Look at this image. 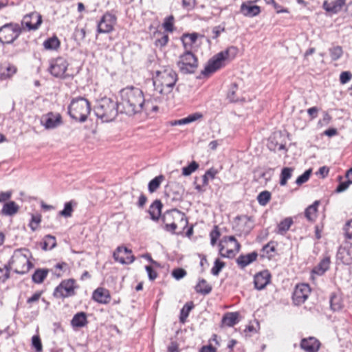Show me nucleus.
<instances>
[{"label": "nucleus", "instance_id": "obj_23", "mask_svg": "<svg viewBox=\"0 0 352 352\" xmlns=\"http://www.w3.org/2000/svg\"><path fill=\"white\" fill-rule=\"evenodd\" d=\"M87 323V314L83 311L76 314L71 320V324L74 328L84 327Z\"/></svg>", "mask_w": 352, "mask_h": 352}, {"label": "nucleus", "instance_id": "obj_33", "mask_svg": "<svg viewBox=\"0 0 352 352\" xmlns=\"http://www.w3.org/2000/svg\"><path fill=\"white\" fill-rule=\"evenodd\" d=\"M16 71L14 65H2L0 68V76L1 79H6L12 76Z\"/></svg>", "mask_w": 352, "mask_h": 352}, {"label": "nucleus", "instance_id": "obj_42", "mask_svg": "<svg viewBox=\"0 0 352 352\" xmlns=\"http://www.w3.org/2000/svg\"><path fill=\"white\" fill-rule=\"evenodd\" d=\"M271 199V193L267 190L262 191L257 196V201L261 206H265Z\"/></svg>", "mask_w": 352, "mask_h": 352}, {"label": "nucleus", "instance_id": "obj_11", "mask_svg": "<svg viewBox=\"0 0 352 352\" xmlns=\"http://www.w3.org/2000/svg\"><path fill=\"white\" fill-rule=\"evenodd\" d=\"M41 123L46 129H53L61 125L62 117L60 113L49 112L42 116Z\"/></svg>", "mask_w": 352, "mask_h": 352}, {"label": "nucleus", "instance_id": "obj_43", "mask_svg": "<svg viewBox=\"0 0 352 352\" xmlns=\"http://www.w3.org/2000/svg\"><path fill=\"white\" fill-rule=\"evenodd\" d=\"M199 168V164L192 161L188 166L182 168V175L189 176Z\"/></svg>", "mask_w": 352, "mask_h": 352}, {"label": "nucleus", "instance_id": "obj_50", "mask_svg": "<svg viewBox=\"0 0 352 352\" xmlns=\"http://www.w3.org/2000/svg\"><path fill=\"white\" fill-rule=\"evenodd\" d=\"M311 173V170H307L303 174L300 175L296 180L297 185L300 186L308 181Z\"/></svg>", "mask_w": 352, "mask_h": 352}, {"label": "nucleus", "instance_id": "obj_30", "mask_svg": "<svg viewBox=\"0 0 352 352\" xmlns=\"http://www.w3.org/2000/svg\"><path fill=\"white\" fill-rule=\"evenodd\" d=\"M195 289L198 294L207 295L211 292L212 286L205 279L201 278L195 285Z\"/></svg>", "mask_w": 352, "mask_h": 352}, {"label": "nucleus", "instance_id": "obj_6", "mask_svg": "<svg viewBox=\"0 0 352 352\" xmlns=\"http://www.w3.org/2000/svg\"><path fill=\"white\" fill-rule=\"evenodd\" d=\"M219 248L221 257L232 258L240 251L241 245L234 236H226L220 240Z\"/></svg>", "mask_w": 352, "mask_h": 352}, {"label": "nucleus", "instance_id": "obj_3", "mask_svg": "<svg viewBox=\"0 0 352 352\" xmlns=\"http://www.w3.org/2000/svg\"><path fill=\"white\" fill-rule=\"evenodd\" d=\"M118 112H120L119 102L106 97L100 100L94 108L96 116L103 122L113 121L117 117Z\"/></svg>", "mask_w": 352, "mask_h": 352}, {"label": "nucleus", "instance_id": "obj_52", "mask_svg": "<svg viewBox=\"0 0 352 352\" xmlns=\"http://www.w3.org/2000/svg\"><path fill=\"white\" fill-rule=\"evenodd\" d=\"M352 78V74L350 72H343L340 76V82L341 84L347 83Z\"/></svg>", "mask_w": 352, "mask_h": 352}, {"label": "nucleus", "instance_id": "obj_61", "mask_svg": "<svg viewBox=\"0 0 352 352\" xmlns=\"http://www.w3.org/2000/svg\"><path fill=\"white\" fill-rule=\"evenodd\" d=\"M272 4L273 5L274 8L275 9L276 13H278V14L289 12L287 8H283L281 6L278 5L275 1H274V3H272Z\"/></svg>", "mask_w": 352, "mask_h": 352}, {"label": "nucleus", "instance_id": "obj_2", "mask_svg": "<svg viewBox=\"0 0 352 352\" xmlns=\"http://www.w3.org/2000/svg\"><path fill=\"white\" fill-rule=\"evenodd\" d=\"M177 80V74L173 69L169 66L163 67L156 71L153 77L155 90L162 96H168L172 93Z\"/></svg>", "mask_w": 352, "mask_h": 352}, {"label": "nucleus", "instance_id": "obj_31", "mask_svg": "<svg viewBox=\"0 0 352 352\" xmlns=\"http://www.w3.org/2000/svg\"><path fill=\"white\" fill-rule=\"evenodd\" d=\"M239 314L238 312H230L224 315L222 322L228 327H233L239 322Z\"/></svg>", "mask_w": 352, "mask_h": 352}, {"label": "nucleus", "instance_id": "obj_28", "mask_svg": "<svg viewBox=\"0 0 352 352\" xmlns=\"http://www.w3.org/2000/svg\"><path fill=\"white\" fill-rule=\"evenodd\" d=\"M330 306L334 311H340L343 307V300L339 293H333L330 297Z\"/></svg>", "mask_w": 352, "mask_h": 352}, {"label": "nucleus", "instance_id": "obj_41", "mask_svg": "<svg viewBox=\"0 0 352 352\" xmlns=\"http://www.w3.org/2000/svg\"><path fill=\"white\" fill-rule=\"evenodd\" d=\"M329 51L331 60L333 61L340 59L343 54V50L342 47L338 45L333 46L329 48Z\"/></svg>", "mask_w": 352, "mask_h": 352}, {"label": "nucleus", "instance_id": "obj_20", "mask_svg": "<svg viewBox=\"0 0 352 352\" xmlns=\"http://www.w3.org/2000/svg\"><path fill=\"white\" fill-rule=\"evenodd\" d=\"M258 254L256 252H252L248 254H241L236 260L239 267L241 269L245 268L256 260Z\"/></svg>", "mask_w": 352, "mask_h": 352}, {"label": "nucleus", "instance_id": "obj_22", "mask_svg": "<svg viewBox=\"0 0 352 352\" xmlns=\"http://www.w3.org/2000/svg\"><path fill=\"white\" fill-rule=\"evenodd\" d=\"M25 17H28L26 16ZM30 18V21H26L25 22V26L29 30H36L38 28L42 23V16L37 12H32L28 15Z\"/></svg>", "mask_w": 352, "mask_h": 352}, {"label": "nucleus", "instance_id": "obj_60", "mask_svg": "<svg viewBox=\"0 0 352 352\" xmlns=\"http://www.w3.org/2000/svg\"><path fill=\"white\" fill-rule=\"evenodd\" d=\"M351 184L346 180L345 182H340L336 189V192H342L346 190Z\"/></svg>", "mask_w": 352, "mask_h": 352}, {"label": "nucleus", "instance_id": "obj_15", "mask_svg": "<svg viewBox=\"0 0 352 352\" xmlns=\"http://www.w3.org/2000/svg\"><path fill=\"white\" fill-rule=\"evenodd\" d=\"M300 348L306 352H318L320 342L314 337L303 338L300 342Z\"/></svg>", "mask_w": 352, "mask_h": 352}, {"label": "nucleus", "instance_id": "obj_59", "mask_svg": "<svg viewBox=\"0 0 352 352\" xmlns=\"http://www.w3.org/2000/svg\"><path fill=\"white\" fill-rule=\"evenodd\" d=\"M344 231L346 237L352 240V219L346 224Z\"/></svg>", "mask_w": 352, "mask_h": 352}, {"label": "nucleus", "instance_id": "obj_44", "mask_svg": "<svg viewBox=\"0 0 352 352\" xmlns=\"http://www.w3.org/2000/svg\"><path fill=\"white\" fill-rule=\"evenodd\" d=\"M174 16L173 15H170L168 17H166L164 21L162 24L163 28L166 32H173L174 30Z\"/></svg>", "mask_w": 352, "mask_h": 352}, {"label": "nucleus", "instance_id": "obj_49", "mask_svg": "<svg viewBox=\"0 0 352 352\" xmlns=\"http://www.w3.org/2000/svg\"><path fill=\"white\" fill-rule=\"evenodd\" d=\"M32 345L36 352L43 351V346L39 336L35 335L32 338Z\"/></svg>", "mask_w": 352, "mask_h": 352}, {"label": "nucleus", "instance_id": "obj_5", "mask_svg": "<svg viewBox=\"0 0 352 352\" xmlns=\"http://www.w3.org/2000/svg\"><path fill=\"white\" fill-rule=\"evenodd\" d=\"M91 112V104L84 97H77L72 99L68 106V113L70 117L80 122L87 120Z\"/></svg>", "mask_w": 352, "mask_h": 352}, {"label": "nucleus", "instance_id": "obj_38", "mask_svg": "<svg viewBox=\"0 0 352 352\" xmlns=\"http://www.w3.org/2000/svg\"><path fill=\"white\" fill-rule=\"evenodd\" d=\"M164 177L162 175L155 177L148 183V188L150 192H155L160 186Z\"/></svg>", "mask_w": 352, "mask_h": 352}, {"label": "nucleus", "instance_id": "obj_18", "mask_svg": "<svg viewBox=\"0 0 352 352\" xmlns=\"http://www.w3.org/2000/svg\"><path fill=\"white\" fill-rule=\"evenodd\" d=\"M345 2L346 0H326L323 3V8L331 14H337L342 10Z\"/></svg>", "mask_w": 352, "mask_h": 352}, {"label": "nucleus", "instance_id": "obj_40", "mask_svg": "<svg viewBox=\"0 0 352 352\" xmlns=\"http://www.w3.org/2000/svg\"><path fill=\"white\" fill-rule=\"evenodd\" d=\"M170 211H167L166 213H164L162 217V221L165 223V229L166 231H169V232H174L175 231V230L177 229V226L176 223H167L168 221V218L170 216Z\"/></svg>", "mask_w": 352, "mask_h": 352}, {"label": "nucleus", "instance_id": "obj_19", "mask_svg": "<svg viewBox=\"0 0 352 352\" xmlns=\"http://www.w3.org/2000/svg\"><path fill=\"white\" fill-rule=\"evenodd\" d=\"M92 298L100 304H107L110 302L111 296L109 290L99 287L94 292Z\"/></svg>", "mask_w": 352, "mask_h": 352}, {"label": "nucleus", "instance_id": "obj_54", "mask_svg": "<svg viewBox=\"0 0 352 352\" xmlns=\"http://www.w3.org/2000/svg\"><path fill=\"white\" fill-rule=\"evenodd\" d=\"M219 236H220V233H219V230H217V227L215 226L214 229L213 230H212L210 234V243L212 245H215Z\"/></svg>", "mask_w": 352, "mask_h": 352}, {"label": "nucleus", "instance_id": "obj_9", "mask_svg": "<svg viewBox=\"0 0 352 352\" xmlns=\"http://www.w3.org/2000/svg\"><path fill=\"white\" fill-rule=\"evenodd\" d=\"M20 29L17 26L7 24L0 28V42L10 44L19 35Z\"/></svg>", "mask_w": 352, "mask_h": 352}, {"label": "nucleus", "instance_id": "obj_7", "mask_svg": "<svg viewBox=\"0 0 352 352\" xmlns=\"http://www.w3.org/2000/svg\"><path fill=\"white\" fill-rule=\"evenodd\" d=\"M177 65L184 74H194L198 67V60L192 52L185 51L179 56Z\"/></svg>", "mask_w": 352, "mask_h": 352}, {"label": "nucleus", "instance_id": "obj_58", "mask_svg": "<svg viewBox=\"0 0 352 352\" xmlns=\"http://www.w3.org/2000/svg\"><path fill=\"white\" fill-rule=\"evenodd\" d=\"M8 278V268L7 266H3V267H0V283L5 282Z\"/></svg>", "mask_w": 352, "mask_h": 352}, {"label": "nucleus", "instance_id": "obj_39", "mask_svg": "<svg viewBox=\"0 0 352 352\" xmlns=\"http://www.w3.org/2000/svg\"><path fill=\"white\" fill-rule=\"evenodd\" d=\"M292 223L293 221L291 218H286L281 221L278 225V232L281 234L285 233L290 228Z\"/></svg>", "mask_w": 352, "mask_h": 352}, {"label": "nucleus", "instance_id": "obj_24", "mask_svg": "<svg viewBox=\"0 0 352 352\" xmlns=\"http://www.w3.org/2000/svg\"><path fill=\"white\" fill-rule=\"evenodd\" d=\"M330 258L326 256L322 258L320 262L312 270V272L318 276L323 275L329 268Z\"/></svg>", "mask_w": 352, "mask_h": 352}, {"label": "nucleus", "instance_id": "obj_13", "mask_svg": "<svg viewBox=\"0 0 352 352\" xmlns=\"http://www.w3.org/2000/svg\"><path fill=\"white\" fill-rule=\"evenodd\" d=\"M116 23L115 15L109 12L105 13L98 23V33H109L113 30V26Z\"/></svg>", "mask_w": 352, "mask_h": 352}, {"label": "nucleus", "instance_id": "obj_4", "mask_svg": "<svg viewBox=\"0 0 352 352\" xmlns=\"http://www.w3.org/2000/svg\"><path fill=\"white\" fill-rule=\"evenodd\" d=\"M237 49L235 47H230L224 51L214 56L206 65L204 69L201 72V74L205 76H208L214 73L218 69L224 67L226 60L232 59L235 57Z\"/></svg>", "mask_w": 352, "mask_h": 352}, {"label": "nucleus", "instance_id": "obj_53", "mask_svg": "<svg viewBox=\"0 0 352 352\" xmlns=\"http://www.w3.org/2000/svg\"><path fill=\"white\" fill-rule=\"evenodd\" d=\"M237 90V86L235 83L232 84L231 85V87L228 91V97L229 98L230 100L232 102H236L238 100V98L235 97V92Z\"/></svg>", "mask_w": 352, "mask_h": 352}, {"label": "nucleus", "instance_id": "obj_51", "mask_svg": "<svg viewBox=\"0 0 352 352\" xmlns=\"http://www.w3.org/2000/svg\"><path fill=\"white\" fill-rule=\"evenodd\" d=\"M186 271L182 268H176L173 270L172 276L176 279L179 280L186 275Z\"/></svg>", "mask_w": 352, "mask_h": 352}, {"label": "nucleus", "instance_id": "obj_47", "mask_svg": "<svg viewBox=\"0 0 352 352\" xmlns=\"http://www.w3.org/2000/svg\"><path fill=\"white\" fill-rule=\"evenodd\" d=\"M73 212L72 201L66 202L64 209L59 212V214L64 217H70Z\"/></svg>", "mask_w": 352, "mask_h": 352}, {"label": "nucleus", "instance_id": "obj_34", "mask_svg": "<svg viewBox=\"0 0 352 352\" xmlns=\"http://www.w3.org/2000/svg\"><path fill=\"white\" fill-rule=\"evenodd\" d=\"M60 41L56 36L51 37L43 43L45 49L48 50H56L60 47Z\"/></svg>", "mask_w": 352, "mask_h": 352}, {"label": "nucleus", "instance_id": "obj_37", "mask_svg": "<svg viewBox=\"0 0 352 352\" xmlns=\"http://www.w3.org/2000/svg\"><path fill=\"white\" fill-rule=\"evenodd\" d=\"M293 171L294 168L290 167H285L282 169L280 179V186L286 185L287 180L291 178Z\"/></svg>", "mask_w": 352, "mask_h": 352}, {"label": "nucleus", "instance_id": "obj_27", "mask_svg": "<svg viewBox=\"0 0 352 352\" xmlns=\"http://www.w3.org/2000/svg\"><path fill=\"white\" fill-rule=\"evenodd\" d=\"M19 210V206L13 201L6 203L1 209V213L5 216H13Z\"/></svg>", "mask_w": 352, "mask_h": 352}, {"label": "nucleus", "instance_id": "obj_21", "mask_svg": "<svg viewBox=\"0 0 352 352\" xmlns=\"http://www.w3.org/2000/svg\"><path fill=\"white\" fill-rule=\"evenodd\" d=\"M199 36V34L195 32L191 34H184L182 35L181 40L185 51L192 52L193 45L197 42Z\"/></svg>", "mask_w": 352, "mask_h": 352}, {"label": "nucleus", "instance_id": "obj_55", "mask_svg": "<svg viewBox=\"0 0 352 352\" xmlns=\"http://www.w3.org/2000/svg\"><path fill=\"white\" fill-rule=\"evenodd\" d=\"M40 221H41V217L39 216H34V215L32 216V220L29 224L32 230L34 231L36 230Z\"/></svg>", "mask_w": 352, "mask_h": 352}, {"label": "nucleus", "instance_id": "obj_16", "mask_svg": "<svg viewBox=\"0 0 352 352\" xmlns=\"http://www.w3.org/2000/svg\"><path fill=\"white\" fill-rule=\"evenodd\" d=\"M271 275L267 270L257 273L254 278L255 288L258 290L264 289L270 281Z\"/></svg>", "mask_w": 352, "mask_h": 352}, {"label": "nucleus", "instance_id": "obj_26", "mask_svg": "<svg viewBox=\"0 0 352 352\" xmlns=\"http://www.w3.org/2000/svg\"><path fill=\"white\" fill-rule=\"evenodd\" d=\"M203 117V115L201 113H195L192 114H190L186 118H184L180 120H175L174 122H171L172 126L175 125H184V124H188L191 122H193L195 121H197V120L201 119Z\"/></svg>", "mask_w": 352, "mask_h": 352}, {"label": "nucleus", "instance_id": "obj_36", "mask_svg": "<svg viewBox=\"0 0 352 352\" xmlns=\"http://www.w3.org/2000/svg\"><path fill=\"white\" fill-rule=\"evenodd\" d=\"M194 305L192 302H189L184 305L180 311L179 320L181 322L184 323L186 322V318H188L189 313L192 309Z\"/></svg>", "mask_w": 352, "mask_h": 352}, {"label": "nucleus", "instance_id": "obj_1", "mask_svg": "<svg viewBox=\"0 0 352 352\" xmlns=\"http://www.w3.org/2000/svg\"><path fill=\"white\" fill-rule=\"evenodd\" d=\"M120 112L129 116L142 112L144 104L143 91L135 87L129 86L122 89L120 92Z\"/></svg>", "mask_w": 352, "mask_h": 352}, {"label": "nucleus", "instance_id": "obj_56", "mask_svg": "<svg viewBox=\"0 0 352 352\" xmlns=\"http://www.w3.org/2000/svg\"><path fill=\"white\" fill-rule=\"evenodd\" d=\"M169 40V37L168 34H162V36L157 38L155 41V44L157 46L164 47L165 46Z\"/></svg>", "mask_w": 352, "mask_h": 352}, {"label": "nucleus", "instance_id": "obj_35", "mask_svg": "<svg viewBox=\"0 0 352 352\" xmlns=\"http://www.w3.org/2000/svg\"><path fill=\"white\" fill-rule=\"evenodd\" d=\"M49 270L44 269H38L32 274V280L36 283H41L46 278Z\"/></svg>", "mask_w": 352, "mask_h": 352}, {"label": "nucleus", "instance_id": "obj_62", "mask_svg": "<svg viewBox=\"0 0 352 352\" xmlns=\"http://www.w3.org/2000/svg\"><path fill=\"white\" fill-rule=\"evenodd\" d=\"M12 195V192L10 191L7 192H0V203L4 202L8 200Z\"/></svg>", "mask_w": 352, "mask_h": 352}, {"label": "nucleus", "instance_id": "obj_63", "mask_svg": "<svg viewBox=\"0 0 352 352\" xmlns=\"http://www.w3.org/2000/svg\"><path fill=\"white\" fill-rule=\"evenodd\" d=\"M318 109L316 107H313L307 109L308 114L311 116V119H314L317 117Z\"/></svg>", "mask_w": 352, "mask_h": 352}, {"label": "nucleus", "instance_id": "obj_25", "mask_svg": "<svg viewBox=\"0 0 352 352\" xmlns=\"http://www.w3.org/2000/svg\"><path fill=\"white\" fill-rule=\"evenodd\" d=\"M162 204L160 200H155L149 207L148 212L153 221H157L161 216Z\"/></svg>", "mask_w": 352, "mask_h": 352}, {"label": "nucleus", "instance_id": "obj_32", "mask_svg": "<svg viewBox=\"0 0 352 352\" xmlns=\"http://www.w3.org/2000/svg\"><path fill=\"white\" fill-rule=\"evenodd\" d=\"M41 248L43 250H50L56 245V238L54 236L48 234L45 236L43 242L41 243Z\"/></svg>", "mask_w": 352, "mask_h": 352}, {"label": "nucleus", "instance_id": "obj_48", "mask_svg": "<svg viewBox=\"0 0 352 352\" xmlns=\"http://www.w3.org/2000/svg\"><path fill=\"white\" fill-rule=\"evenodd\" d=\"M275 251V247L272 243H269L264 245L262 248L263 257L270 258L272 256V252Z\"/></svg>", "mask_w": 352, "mask_h": 352}, {"label": "nucleus", "instance_id": "obj_29", "mask_svg": "<svg viewBox=\"0 0 352 352\" xmlns=\"http://www.w3.org/2000/svg\"><path fill=\"white\" fill-rule=\"evenodd\" d=\"M320 204V201H315L313 204L309 206L305 211V216L309 221H314L317 217L318 207Z\"/></svg>", "mask_w": 352, "mask_h": 352}, {"label": "nucleus", "instance_id": "obj_8", "mask_svg": "<svg viewBox=\"0 0 352 352\" xmlns=\"http://www.w3.org/2000/svg\"><path fill=\"white\" fill-rule=\"evenodd\" d=\"M74 280L68 279L63 280L54 289V296L58 298H65L75 294Z\"/></svg>", "mask_w": 352, "mask_h": 352}, {"label": "nucleus", "instance_id": "obj_10", "mask_svg": "<svg viewBox=\"0 0 352 352\" xmlns=\"http://www.w3.org/2000/svg\"><path fill=\"white\" fill-rule=\"evenodd\" d=\"M67 67V60L62 57H58L51 60L49 71L55 77L64 78Z\"/></svg>", "mask_w": 352, "mask_h": 352}, {"label": "nucleus", "instance_id": "obj_46", "mask_svg": "<svg viewBox=\"0 0 352 352\" xmlns=\"http://www.w3.org/2000/svg\"><path fill=\"white\" fill-rule=\"evenodd\" d=\"M142 106V111L146 112V113H150L151 112H155L158 110V107L157 105L153 104L152 102L150 100H145L144 98V104Z\"/></svg>", "mask_w": 352, "mask_h": 352}, {"label": "nucleus", "instance_id": "obj_12", "mask_svg": "<svg viewBox=\"0 0 352 352\" xmlns=\"http://www.w3.org/2000/svg\"><path fill=\"white\" fill-rule=\"evenodd\" d=\"M311 289L308 284L302 283L296 286L292 299L295 305H301L307 299Z\"/></svg>", "mask_w": 352, "mask_h": 352}, {"label": "nucleus", "instance_id": "obj_14", "mask_svg": "<svg viewBox=\"0 0 352 352\" xmlns=\"http://www.w3.org/2000/svg\"><path fill=\"white\" fill-rule=\"evenodd\" d=\"M132 251L125 247H118L116 250L113 252V258L115 261L122 264L132 263L135 257L131 255Z\"/></svg>", "mask_w": 352, "mask_h": 352}, {"label": "nucleus", "instance_id": "obj_57", "mask_svg": "<svg viewBox=\"0 0 352 352\" xmlns=\"http://www.w3.org/2000/svg\"><path fill=\"white\" fill-rule=\"evenodd\" d=\"M149 280H154L157 277V273L149 265L145 267Z\"/></svg>", "mask_w": 352, "mask_h": 352}, {"label": "nucleus", "instance_id": "obj_64", "mask_svg": "<svg viewBox=\"0 0 352 352\" xmlns=\"http://www.w3.org/2000/svg\"><path fill=\"white\" fill-rule=\"evenodd\" d=\"M217 173L218 171L216 169L211 168L205 173V175L208 177V179H213Z\"/></svg>", "mask_w": 352, "mask_h": 352}, {"label": "nucleus", "instance_id": "obj_17", "mask_svg": "<svg viewBox=\"0 0 352 352\" xmlns=\"http://www.w3.org/2000/svg\"><path fill=\"white\" fill-rule=\"evenodd\" d=\"M241 12L248 17H254L258 15L261 12V8L258 6L253 5L252 1H246L241 6Z\"/></svg>", "mask_w": 352, "mask_h": 352}, {"label": "nucleus", "instance_id": "obj_45", "mask_svg": "<svg viewBox=\"0 0 352 352\" xmlns=\"http://www.w3.org/2000/svg\"><path fill=\"white\" fill-rule=\"evenodd\" d=\"M226 266V263L221 261L219 258L214 261V266L211 269V274L214 276H218L222 269Z\"/></svg>", "mask_w": 352, "mask_h": 352}]
</instances>
